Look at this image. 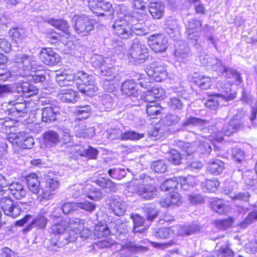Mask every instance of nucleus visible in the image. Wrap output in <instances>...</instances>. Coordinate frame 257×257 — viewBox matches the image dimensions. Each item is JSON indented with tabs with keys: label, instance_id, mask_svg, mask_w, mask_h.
Segmentation results:
<instances>
[{
	"label": "nucleus",
	"instance_id": "f257e3e1",
	"mask_svg": "<svg viewBox=\"0 0 257 257\" xmlns=\"http://www.w3.org/2000/svg\"><path fill=\"white\" fill-rule=\"evenodd\" d=\"M14 61L19 67V75L23 77L27 76L28 73L30 72H35L42 68V66L38 64L33 55L17 54L14 58Z\"/></svg>",
	"mask_w": 257,
	"mask_h": 257
},
{
	"label": "nucleus",
	"instance_id": "f03ea898",
	"mask_svg": "<svg viewBox=\"0 0 257 257\" xmlns=\"http://www.w3.org/2000/svg\"><path fill=\"white\" fill-rule=\"evenodd\" d=\"M77 82V89L82 94L92 97L96 92L97 87L94 84V77L83 71H79L75 74Z\"/></svg>",
	"mask_w": 257,
	"mask_h": 257
},
{
	"label": "nucleus",
	"instance_id": "7ed1b4c3",
	"mask_svg": "<svg viewBox=\"0 0 257 257\" xmlns=\"http://www.w3.org/2000/svg\"><path fill=\"white\" fill-rule=\"evenodd\" d=\"M206 140V138L199 136L193 143L181 142L179 145L182 150V155H190L196 150L203 154H209L211 151V147Z\"/></svg>",
	"mask_w": 257,
	"mask_h": 257
},
{
	"label": "nucleus",
	"instance_id": "20e7f679",
	"mask_svg": "<svg viewBox=\"0 0 257 257\" xmlns=\"http://www.w3.org/2000/svg\"><path fill=\"white\" fill-rule=\"evenodd\" d=\"M200 60L201 64L204 66H211L212 67L213 69L222 73H225L226 76H227L228 77H232L237 81L241 80V77L236 71L225 67L219 60L214 57L208 55H201L200 56Z\"/></svg>",
	"mask_w": 257,
	"mask_h": 257
},
{
	"label": "nucleus",
	"instance_id": "39448f33",
	"mask_svg": "<svg viewBox=\"0 0 257 257\" xmlns=\"http://www.w3.org/2000/svg\"><path fill=\"white\" fill-rule=\"evenodd\" d=\"M127 56L129 62L135 64H140L148 59V49L145 44L135 39L128 50Z\"/></svg>",
	"mask_w": 257,
	"mask_h": 257
},
{
	"label": "nucleus",
	"instance_id": "423d86ee",
	"mask_svg": "<svg viewBox=\"0 0 257 257\" xmlns=\"http://www.w3.org/2000/svg\"><path fill=\"white\" fill-rule=\"evenodd\" d=\"M67 226L68 231L63 235L65 241H61L62 243H55V245H59V247H62L65 244L75 241L79 235V233L84 228V221L79 218H74L67 223Z\"/></svg>",
	"mask_w": 257,
	"mask_h": 257
},
{
	"label": "nucleus",
	"instance_id": "0eeeda50",
	"mask_svg": "<svg viewBox=\"0 0 257 257\" xmlns=\"http://www.w3.org/2000/svg\"><path fill=\"white\" fill-rule=\"evenodd\" d=\"M243 128L242 122L235 118H233L222 127L221 131H217L213 132L209 137V140L211 141H216L220 142L223 140V136H229L241 130Z\"/></svg>",
	"mask_w": 257,
	"mask_h": 257
},
{
	"label": "nucleus",
	"instance_id": "6e6552de",
	"mask_svg": "<svg viewBox=\"0 0 257 257\" xmlns=\"http://www.w3.org/2000/svg\"><path fill=\"white\" fill-rule=\"evenodd\" d=\"M72 24L75 31L78 34L86 36L93 29V21L85 15H77L73 16Z\"/></svg>",
	"mask_w": 257,
	"mask_h": 257
},
{
	"label": "nucleus",
	"instance_id": "1a4fd4ad",
	"mask_svg": "<svg viewBox=\"0 0 257 257\" xmlns=\"http://www.w3.org/2000/svg\"><path fill=\"white\" fill-rule=\"evenodd\" d=\"M221 87V90L220 93L215 94L212 97L209 98L205 102V106L206 107L211 110H215L218 107L219 101L217 97H222L226 101L232 100L235 97V93L232 92L230 84H225L224 86Z\"/></svg>",
	"mask_w": 257,
	"mask_h": 257
},
{
	"label": "nucleus",
	"instance_id": "9d476101",
	"mask_svg": "<svg viewBox=\"0 0 257 257\" xmlns=\"http://www.w3.org/2000/svg\"><path fill=\"white\" fill-rule=\"evenodd\" d=\"M88 6L97 16L110 15L113 12L112 5L105 1L88 0Z\"/></svg>",
	"mask_w": 257,
	"mask_h": 257
},
{
	"label": "nucleus",
	"instance_id": "9b49d317",
	"mask_svg": "<svg viewBox=\"0 0 257 257\" xmlns=\"http://www.w3.org/2000/svg\"><path fill=\"white\" fill-rule=\"evenodd\" d=\"M147 73L149 76L157 82H160L165 79L167 75L165 64L161 61L153 62L148 68Z\"/></svg>",
	"mask_w": 257,
	"mask_h": 257
},
{
	"label": "nucleus",
	"instance_id": "f8f14e48",
	"mask_svg": "<svg viewBox=\"0 0 257 257\" xmlns=\"http://www.w3.org/2000/svg\"><path fill=\"white\" fill-rule=\"evenodd\" d=\"M0 206L6 215L13 218L18 217L21 211V207L17 202L6 197L0 199Z\"/></svg>",
	"mask_w": 257,
	"mask_h": 257
},
{
	"label": "nucleus",
	"instance_id": "ddd939ff",
	"mask_svg": "<svg viewBox=\"0 0 257 257\" xmlns=\"http://www.w3.org/2000/svg\"><path fill=\"white\" fill-rule=\"evenodd\" d=\"M42 109V121L46 123H50L56 121L60 115V109L52 104H49Z\"/></svg>",
	"mask_w": 257,
	"mask_h": 257
},
{
	"label": "nucleus",
	"instance_id": "4468645a",
	"mask_svg": "<svg viewBox=\"0 0 257 257\" xmlns=\"http://www.w3.org/2000/svg\"><path fill=\"white\" fill-rule=\"evenodd\" d=\"M149 41L150 48L156 52L165 51L168 47V40L162 34L152 35Z\"/></svg>",
	"mask_w": 257,
	"mask_h": 257
},
{
	"label": "nucleus",
	"instance_id": "2eb2a0df",
	"mask_svg": "<svg viewBox=\"0 0 257 257\" xmlns=\"http://www.w3.org/2000/svg\"><path fill=\"white\" fill-rule=\"evenodd\" d=\"M112 28L114 33L122 39H127L131 36V27L125 20H115L112 25Z\"/></svg>",
	"mask_w": 257,
	"mask_h": 257
},
{
	"label": "nucleus",
	"instance_id": "dca6fc26",
	"mask_svg": "<svg viewBox=\"0 0 257 257\" xmlns=\"http://www.w3.org/2000/svg\"><path fill=\"white\" fill-rule=\"evenodd\" d=\"M148 248L142 245H138L134 242L127 241L121 244L120 249V257H128L132 254L147 251Z\"/></svg>",
	"mask_w": 257,
	"mask_h": 257
},
{
	"label": "nucleus",
	"instance_id": "f3484780",
	"mask_svg": "<svg viewBox=\"0 0 257 257\" xmlns=\"http://www.w3.org/2000/svg\"><path fill=\"white\" fill-rule=\"evenodd\" d=\"M40 58L44 64L48 65H55L61 59L59 55L50 48H43L40 53Z\"/></svg>",
	"mask_w": 257,
	"mask_h": 257
},
{
	"label": "nucleus",
	"instance_id": "a211bd4d",
	"mask_svg": "<svg viewBox=\"0 0 257 257\" xmlns=\"http://www.w3.org/2000/svg\"><path fill=\"white\" fill-rule=\"evenodd\" d=\"M109 204L112 211L118 216L123 215L127 208L126 203L117 196L110 197Z\"/></svg>",
	"mask_w": 257,
	"mask_h": 257
},
{
	"label": "nucleus",
	"instance_id": "6ab92c4d",
	"mask_svg": "<svg viewBox=\"0 0 257 257\" xmlns=\"http://www.w3.org/2000/svg\"><path fill=\"white\" fill-rule=\"evenodd\" d=\"M121 90L123 94L132 97L135 102L136 99H143V95L138 94L136 84L133 80H126L121 85Z\"/></svg>",
	"mask_w": 257,
	"mask_h": 257
},
{
	"label": "nucleus",
	"instance_id": "aec40b11",
	"mask_svg": "<svg viewBox=\"0 0 257 257\" xmlns=\"http://www.w3.org/2000/svg\"><path fill=\"white\" fill-rule=\"evenodd\" d=\"M164 29L170 36L174 40L179 38L180 27L176 20L169 18L165 20Z\"/></svg>",
	"mask_w": 257,
	"mask_h": 257
},
{
	"label": "nucleus",
	"instance_id": "412c9836",
	"mask_svg": "<svg viewBox=\"0 0 257 257\" xmlns=\"http://www.w3.org/2000/svg\"><path fill=\"white\" fill-rule=\"evenodd\" d=\"M135 191L139 196L147 200L151 199L156 195V189L151 184H140L136 187Z\"/></svg>",
	"mask_w": 257,
	"mask_h": 257
},
{
	"label": "nucleus",
	"instance_id": "4be33fe9",
	"mask_svg": "<svg viewBox=\"0 0 257 257\" xmlns=\"http://www.w3.org/2000/svg\"><path fill=\"white\" fill-rule=\"evenodd\" d=\"M182 198L177 192H173L171 194L166 196L160 202V205L166 208L179 206L182 204Z\"/></svg>",
	"mask_w": 257,
	"mask_h": 257
},
{
	"label": "nucleus",
	"instance_id": "5701e85b",
	"mask_svg": "<svg viewBox=\"0 0 257 257\" xmlns=\"http://www.w3.org/2000/svg\"><path fill=\"white\" fill-rule=\"evenodd\" d=\"M67 227V222L65 221H63V220H61V221L58 222L57 223H54V224H53L51 226V233L54 235L62 234L61 237H63L62 239H63V240H61V241L58 240L56 242L52 241V244H53V247L52 248V250H54V251H57V248H55V247L57 246L58 248L60 247L58 246L59 245H55V244H54L55 243L59 242L60 243H62L61 241H65L64 239L63 238V234H62L66 230Z\"/></svg>",
	"mask_w": 257,
	"mask_h": 257
},
{
	"label": "nucleus",
	"instance_id": "b1692460",
	"mask_svg": "<svg viewBox=\"0 0 257 257\" xmlns=\"http://www.w3.org/2000/svg\"><path fill=\"white\" fill-rule=\"evenodd\" d=\"M93 181L101 187L105 193L115 192L117 190L116 184L108 178L100 177Z\"/></svg>",
	"mask_w": 257,
	"mask_h": 257
},
{
	"label": "nucleus",
	"instance_id": "393cba45",
	"mask_svg": "<svg viewBox=\"0 0 257 257\" xmlns=\"http://www.w3.org/2000/svg\"><path fill=\"white\" fill-rule=\"evenodd\" d=\"M60 142V138L58 134L56 132L48 131L43 135V143L46 148L54 147Z\"/></svg>",
	"mask_w": 257,
	"mask_h": 257
},
{
	"label": "nucleus",
	"instance_id": "a878e982",
	"mask_svg": "<svg viewBox=\"0 0 257 257\" xmlns=\"http://www.w3.org/2000/svg\"><path fill=\"white\" fill-rule=\"evenodd\" d=\"M9 185L10 192L15 198L20 200L26 196V190L21 183L15 182Z\"/></svg>",
	"mask_w": 257,
	"mask_h": 257
},
{
	"label": "nucleus",
	"instance_id": "bb28decb",
	"mask_svg": "<svg viewBox=\"0 0 257 257\" xmlns=\"http://www.w3.org/2000/svg\"><path fill=\"white\" fill-rule=\"evenodd\" d=\"M26 180L30 191L37 194L41 190L40 182L38 176L35 173L30 174L26 177Z\"/></svg>",
	"mask_w": 257,
	"mask_h": 257
},
{
	"label": "nucleus",
	"instance_id": "cd10ccee",
	"mask_svg": "<svg viewBox=\"0 0 257 257\" xmlns=\"http://www.w3.org/2000/svg\"><path fill=\"white\" fill-rule=\"evenodd\" d=\"M149 12L154 19H161L165 13V5L161 2L150 3Z\"/></svg>",
	"mask_w": 257,
	"mask_h": 257
},
{
	"label": "nucleus",
	"instance_id": "c85d7f7f",
	"mask_svg": "<svg viewBox=\"0 0 257 257\" xmlns=\"http://www.w3.org/2000/svg\"><path fill=\"white\" fill-rule=\"evenodd\" d=\"M58 96L64 102L74 103L78 99V92L71 89L61 90Z\"/></svg>",
	"mask_w": 257,
	"mask_h": 257
},
{
	"label": "nucleus",
	"instance_id": "c756f323",
	"mask_svg": "<svg viewBox=\"0 0 257 257\" xmlns=\"http://www.w3.org/2000/svg\"><path fill=\"white\" fill-rule=\"evenodd\" d=\"M48 23L56 28L61 30L65 37L68 39L70 35L69 26L67 21L61 19H50Z\"/></svg>",
	"mask_w": 257,
	"mask_h": 257
},
{
	"label": "nucleus",
	"instance_id": "7c9ffc66",
	"mask_svg": "<svg viewBox=\"0 0 257 257\" xmlns=\"http://www.w3.org/2000/svg\"><path fill=\"white\" fill-rule=\"evenodd\" d=\"M189 56V48L187 45L183 42H180L179 47L175 52V57L177 61L181 62L187 60Z\"/></svg>",
	"mask_w": 257,
	"mask_h": 257
},
{
	"label": "nucleus",
	"instance_id": "2f4dec72",
	"mask_svg": "<svg viewBox=\"0 0 257 257\" xmlns=\"http://www.w3.org/2000/svg\"><path fill=\"white\" fill-rule=\"evenodd\" d=\"M165 96V91L163 88L153 87L151 90L147 91L144 96H143V98L145 101H152V99H149V97H153L157 99H164Z\"/></svg>",
	"mask_w": 257,
	"mask_h": 257
},
{
	"label": "nucleus",
	"instance_id": "473e14b6",
	"mask_svg": "<svg viewBox=\"0 0 257 257\" xmlns=\"http://www.w3.org/2000/svg\"><path fill=\"white\" fill-rule=\"evenodd\" d=\"M85 194L88 198L94 201H99L103 197L101 190L94 186L89 185L85 188Z\"/></svg>",
	"mask_w": 257,
	"mask_h": 257
},
{
	"label": "nucleus",
	"instance_id": "72a5a7b5",
	"mask_svg": "<svg viewBox=\"0 0 257 257\" xmlns=\"http://www.w3.org/2000/svg\"><path fill=\"white\" fill-rule=\"evenodd\" d=\"M76 136L77 137H92L94 134L93 127H86L84 123H81L75 127Z\"/></svg>",
	"mask_w": 257,
	"mask_h": 257
},
{
	"label": "nucleus",
	"instance_id": "f704fd0d",
	"mask_svg": "<svg viewBox=\"0 0 257 257\" xmlns=\"http://www.w3.org/2000/svg\"><path fill=\"white\" fill-rule=\"evenodd\" d=\"M224 169V163L218 159L211 160L207 167L208 171L214 175L220 174Z\"/></svg>",
	"mask_w": 257,
	"mask_h": 257
},
{
	"label": "nucleus",
	"instance_id": "c9c22d12",
	"mask_svg": "<svg viewBox=\"0 0 257 257\" xmlns=\"http://www.w3.org/2000/svg\"><path fill=\"white\" fill-rule=\"evenodd\" d=\"M194 78L197 79L195 81L196 84L202 89H207L210 87L212 85V80L210 77L206 76L203 74H198L194 73Z\"/></svg>",
	"mask_w": 257,
	"mask_h": 257
},
{
	"label": "nucleus",
	"instance_id": "e433bc0d",
	"mask_svg": "<svg viewBox=\"0 0 257 257\" xmlns=\"http://www.w3.org/2000/svg\"><path fill=\"white\" fill-rule=\"evenodd\" d=\"M48 222V219L46 217V212H43L39 214L30 224L29 229L32 228V226H35L39 229H43L46 227Z\"/></svg>",
	"mask_w": 257,
	"mask_h": 257
},
{
	"label": "nucleus",
	"instance_id": "4c0bfd02",
	"mask_svg": "<svg viewBox=\"0 0 257 257\" xmlns=\"http://www.w3.org/2000/svg\"><path fill=\"white\" fill-rule=\"evenodd\" d=\"M207 123V121L199 117L190 116L186 117V119L182 123V127L184 129L188 127L204 125Z\"/></svg>",
	"mask_w": 257,
	"mask_h": 257
},
{
	"label": "nucleus",
	"instance_id": "58836bf2",
	"mask_svg": "<svg viewBox=\"0 0 257 257\" xmlns=\"http://www.w3.org/2000/svg\"><path fill=\"white\" fill-rule=\"evenodd\" d=\"M219 185V183L215 178L207 179L201 183V188L205 192H214Z\"/></svg>",
	"mask_w": 257,
	"mask_h": 257
},
{
	"label": "nucleus",
	"instance_id": "ea45409f",
	"mask_svg": "<svg viewBox=\"0 0 257 257\" xmlns=\"http://www.w3.org/2000/svg\"><path fill=\"white\" fill-rule=\"evenodd\" d=\"M179 187L178 178L174 177L172 179H166L161 184L160 188L164 191H168L177 189Z\"/></svg>",
	"mask_w": 257,
	"mask_h": 257
},
{
	"label": "nucleus",
	"instance_id": "a19ab883",
	"mask_svg": "<svg viewBox=\"0 0 257 257\" xmlns=\"http://www.w3.org/2000/svg\"><path fill=\"white\" fill-rule=\"evenodd\" d=\"M22 138L18 145L22 148L31 149L34 145V140L29 133L24 132Z\"/></svg>",
	"mask_w": 257,
	"mask_h": 257
},
{
	"label": "nucleus",
	"instance_id": "79ce46f5",
	"mask_svg": "<svg viewBox=\"0 0 257 257\" xmlns=\"http://www.w3.org/2000/svg\"><path fill=\"white\" fill-rule=\"evenodd\" d=\"M108 174L112 179L120 180L123 178L127 173L124 168H114L109 169Z\"/></svg>",
	"mask_w": 257,
	"mask_h": 257
},
{
	"label": "nucleus",
	"instance_id": "37998d69",
	"mask_svg": "<svg viewBox=\"0 0 257 257\" xmlns=\"http://www.w3.org/2000/svg\"><path fill=\"white\" fill-rule=\"evenodd\" d=\"M91 108L88 105L79 106L76 111V117L78 119H86L91 113Z\"/></svg>",
	"mask_w": 257,
	"mask_h": 257
},
{
	"label": "nucleus",
	"instance_id": "c03bdc74",
	"mask_svg": "<svg viewBox=\"0 0 257 257\" xmlns=\"http://www.w3.org/2000/svg\"><path fill=\"white\" fill-rule=\"evenodd\" d=\"M131 30L132 32L131 36L133 35V34H135L136 35L143 36L148 33L147 29L144 24L141 23L134 24L132 26Z\"/></svg>",
	"mask_w": 257,
	"mask_h": 257
},
{
	"label": "nucleus",
	"instance_id": "a18cd8bd",
	"mask_svg": "<svg viewBox=\"0 0 257 257\" xmlns=\"http://www.w3.org/2000/svg\"><path fill=\"white\" fill-rule=\"evenodd\" d=\"M27 77H31L29 80L33 81L35 83L42 82L45 80V72L43 71H41V69L28 73Z\"/></svg>",
	"mask_w": 257,
	"mask_h": 257
},
{
	"label": "nucleus",
	"instance_id": "49530a36",
	"mask_svg": "<svg viewBox=\"0 0 257 257\" xmlns=\"http://www.w3.org/2000/svg\"><path fill=\"white\" fill-rule=\"evenodd\" d=\"M257 220V210L249 212L243 221L239 225L241 228H245L250 224Z\"/></svg>",
	"mask_w": 257,
	"mask_h": 257
},
{
	"label": "nucleus",
	"instance_id": "de8ad7c7",
	"mask_svg": "<svg viewBox=\"0 0 257 257\" xmlns=\"http://www.w3.org/2000/svg\"><path fill=\"white\" fill-rule=\"evenodd\" d=\"M162 108L155 104H147L146 111L151 118H157V116L161 113Z\"/></svg>",
	"mask_w": 257,
	"mask_h": 257
},
{
	"label": "nucleus",
	"instance_id": "09e8293b",
	"mask_svg": "<svg viewBox=\"0 0 257 257\" xmlns=\"http://www.w3.org/2000/svg\"><path fill=\"white\" fill-rule=\"evenodd\" d=\"M210 206L212 209L219 214L224 213L225 205L221 199H214L210 202Z\"/></svg>",
	"mask_w": 257,
	"mask_h": 257
},
{
	"label": "nucleus",
	"instance_id": "8fccbe9b",
	"mask_svg": "<svg viewBox=\"0 0 257 257\" xmlns=\"http://www.w3.org/2000/svg\"><path fill=\"white\" fill-rule=\"evenodd\" d=\"M144 137L143 134H139L135 131L123 132L122 141H138Z\"/></svg>",
	"mask_w": 257,
	"mask_h": 257
},
{
	"label": "nucleus",
	"instance_id": "3c124183",
	"mask_svg": "<svg viewBox=\"0 0 257 257\" xmlns=\"http://www.w3.org/2000/svg\"><path fill=\"white\" fill-rule=\"evenodd\" d=\"M168 104L170 108L173 110H181L184 106V103L182 100L178 97H172L170 98L168 102Z\"/></svg>",
	"mask_w": 257,
	"mask_h": 257
},
{
	"label": "nucleus",
	"instance_id": "603ef678",
	"mask_svg": "<svg viewBox=\"0 0 257 257\" xmlns=\"http://www.w3.org/2000/svg\"><path fill=\"white\" fill-rule=\"evenodd\" d=\"M85 188L81 184H75L71 187L70 191L71 195L74 198H77L85 193Z\"/></svg>",
	"mask_w": 257,
	"mask_h": 257
},
{
	"label": "nucleus",
	"instance_id": "864d4df0",
	"mask_svg": "<svg viewBox=\"0 0 257 257\" xmlns=\"http://www.w3.org/2000/svg\"><path fill=\"white\" fill-rule=\"evenodd\" d=\"M167 165L163 160H159L153 162L151 165L152 169L156 172L163 173L167 170Z\"/></svg>",
	"mask_w": 257,
	"mask_h": 257
},
{
	"label": "nucleus",
	"instance_id": "5fc2aeb1",
	"mask_svg": "<svg viewBox=\"0 0 257 257\" xmlns=\"http://www.w3.org/2000/svg\"><path fill=\"white\" fill-rule=\"evenodd\" d=\"M9 35L17 43L21 42L25 37L24 31L17 28L10 30Z\"/></svg>",
	"mask_w": 257,
	"mask_h": 257
},
{
	"label": "nucleus",
	"instance_id": "6e6d98bb",
	"mask_svg": "<svg viewBox=\"0 0 257 257\" xmlns=\"http://www.w3.org/2000/svg\"><path fill=\"white\" fill-rule=\"evenodd\" d=\"M232 222V218H227L225 219H219L216 220L215 222V225L219 229L225 230L231 226Z\"/></svg>",
	"mask_w": 257,
	"mask_h": 257
},
{
	"label": "nucleus",
	"instance_id": "4d7b16f0",
	"mask_svg": "<svg viewBox=\"0 0 257 257\" xmlns=\"http://www.w3.org/2000/svg\"><path fill=\"white\" fill-rule=\"evenodd\" d=\"M76 205L77 207L84 210L90 213L92 212L96 208V205L95 203L88 200L76 203Z\"/></svg>",
	"mask_w": 257,
	"mask_h": 257
},
{
	"label": "nucleus",
	"instance_id": "13d9d810",
	"mask_svg": "<svg viewBox=\"0 0 257 257\" xmlns=\"http://www.w3.org/2000/svg\"><path fill=\"white\" fill-rule=\"evenodd\" d=\"M202 24L197 19H192L188 22L186 25V32H193V31L201 30Z\"/></svg>",
	"mask_w": 257,
	"mask_h": 257
},
{
	"label": "nucleus",
	"instance_id": "bf43d9fd",
	"mask_svg": "<svg viewBox=\"0 0 257 257\" xmlns=\"http://www.w3.org/2000/svg\"><path fill=\"white\" fill-rule=\"evenodd\" d=\"M173 232L171 228L167 227L161 228L154 233V235L158 238L164 239L169 237Z\"/></svg>",
	"mask_w": 257,
	"mask_h": 257
},
{
	"label": "nucleus",
	"instance_id": "052dcab7",
	"mask_svg": "<svg viewBox=\"0 0 257 257\" xmlns=\"http://www.w3.org/2000/svg\"><path fill=\"white\" fill-rule=\"evenodd\" d=\"M80 155L83 157H87L90 159H95L98 155V151L96 149L92 147H89L80 153Z\"/></svg>",
	"mask_w": 257,
	"mask_h": 257
},
{
	"label": "nucleus",
	"instance_id": "680f3d73",
	"mask_svg": "<svg viewBox=\"0 0 257 257\" xmlns=\"http://www.w3.org/2000/svg\"><path fill=\"white\" fill-rule=\"evenodd\" d=\"M47 38L49 39V41L52 44L56 43L58 41H61L64 44L67 43V40H66L67 38L64 35H61L55 32L48 34Z\"/></svg>",
	"mask_w": 257,
	"mask_h": 257
},
{
	"label": "nucleus",
	"instance_id": "e2e57ef3",
	"mask_svg": "<svg viewBox=\"0 0 257 257\" xmlns=\"http://www.w3.org/2000/svg\"><path fill=\"white\" fill-rule=\"evenodd\" d=\"M110 233L109 228L106 225L96 226L95 228L94 234L97 238L106 236Z\"/></svg>",
	"mask_w": 257,
	"mask_h": 257
},
{
	"label": "nucleus",
	"instance_id": "0e129e2a",
	"mask_svg": "<svg viewBox=\"0 0 257 257\" xmlns=\"http://www.w3.org/2000/svg\"><path fill=\"white\" fill-rule=\"evenodd\" d=\"M92 65L96 69H100L105 66V61L102 55H95L92 57Z\"/></svg>",
	"mask_w": 257,
	"mask_h": 257
},
{
	"label": "nucleus",
	"instance_id": "69168bd1",
	"mask_svg": "<svg viewBox=\"0 0 257 257\" xmlns=\"http://www.w3.org/2000/svg\"><path fill=\"white\" fill-rule=\"evenodd\" d=\"M23 95L27 97L36 94L38 90L35 88L33 85H30L29 83L23 82Z\"/></svg>",
	"mask_w": 257,
	"mask_h": 257
},
{
	"label": "nucleus",
	"instance_id": "338daca9",
	"mask_svg": "<svg viewBox=\"0 0 257 257\" xmlns=\"http://www.w3.org/2000/svg\"><path fill=\"white\" fill-rule=\"evenodd\" d=\"M168 161L174 165L181 163V157L180 153L176 150H172L168 157Z\"/></svg>",
	"mask_w": 257,
	"mask_h": 257
},
{
	"label": "nucleus",
	"instance_id": "774afa93",
	"mask_svg": "<svg viewBox=\"0 0 257 257\" xmlns=\"http://www.w3.org/2000/svg\"><path fill=\"white\" fill-rule=\"evenodd\" d=\"M232 155L235 161L240 162L245 159V153L240 149L234 148L232 150Z\"/></svg>",
	"mask_w": 257,
	"mask_h": 257
}]
</instances>
